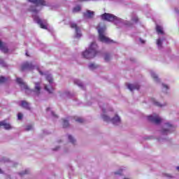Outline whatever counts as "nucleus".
<instances>
[{
	"label": "nucleus",
	"instance_id": "nucleus-9",
	"mask_svg": "<svg viewBox=\"0 0 179 179\" xmlns=\"http://www.w3.org/2000/svg\"><path fill=\"white\" fill-rule=\"evenodd\" d=\"M46 80H48L49 85H45V90H46V91L48 92H52V91H54L55 83L52 75H47Z\"/></svg>",
	"mask_w": 179,
	"mask_h": 179
},
{
	"label": "nucleus",
	"instance_id": "nucleus-17",
	"mask_svg": "<svg viewBox=\"0 0 179 179\" xmlns=\"http://www.w3.org/2000/svg\"><path fill=\"white\" fill-rule=\"evenodd\" d=\"M74 83H75V85H77V86H78V87H80L81 89H85L84 84H83V83H82V81H80V80L75 79Z\"/></svg>",
	"mask_w": 179,
	"mask_h": 179
},
{
	"label": "nucleus",
	"instance_id": "nucleus-2",
	"mask_svg": "<svg viewBox=\"0 0 179 179\" xmlns=\"http://www.w3.org/2000/svg\"><path fill=\"white\" fill-rule=\"evenodd\" d=\"M101 17L103 20H107L108 22H113L115 24L119 27H132L134 26L133 23L129 22L128 20H124L120 17H117L113 13H103L101 15Z\"/></svg>",
	"mask_w": 179,
	"mask_h": 179
},
{
	"label": "nucleus",
	"instance_id": "nucleus-15",
	"mask_svg": "<svg viewBox=\"0 0 179 179\" xmlns=\"http://www.w3.org/2000/svg\"><path fill=\"white\" fill-rule=\"evenodd\" d=\"M156 31L158 34H164V27L160 24L156 25Z\"/></svg>",
	"mask_w": 179,
	"mask_h": 179
},
{
	"label": "nucleus",
	"instance_id": "nucleus-37",
	"mask_svg": "<svg viewBox=\"0 0 179 179\" xmlns=\"http://www.w3.org/2000/svg\"><path fill=\"white\" fill-rule=\"evenodd\" d=\"M27 173H29V171H27V169H26L24 171V172H20V176H23V174H27Z\"/></svg>",
	"mask_w": 179,
	"mask_h": 179
},
{
	"label": "nucleus",
	"instance_id": "nucleus-22",
	"mask_svg": "<svg viewBox=\"0 0 179 179\" xmlns=\"http://www.w3.org/2000/svg\"><path fill=\"white\" fill-rule=\"evenodd\" d=\"M35 91H36V94H40V92H41L40 83H35Z\"/></svg>",
	"mask_w": 179,
	"mask_h": 179
},
{
	"label": "nucleus",
	"instance_id": "nucleus-45",
	"mask_svg": "<svg viewBox=\"0 0 179 179\" xmlns=\"http://www.w3.org/2000/svg\"><path fill=\"white\" fill-rule=\"evenodd\" d=\"M176 169H177V170H178V171H179V166H177Z\"/></svg>",
	"mask_w": 179,
	"mask_h": 179
},
{
	"label": "nucleus",
	"instance_id": "nucleus-28",
	"mask_svg": "<svg viewBox=\"0 0 179 179\" xmlns=\"http://www.w3.org/2000/svg\"><path fill=\"white\" fill-rule=\"evenodd\" d=\"M69 126V121L68 119L63 120V127H68Z\"/></svg>",
	"mask_w": 179,
	"mask_h": 179
},
{
	"label": "nucleus",
	"instance_id": "nucleus-6",
	"mask_svg": "<svg viewBox=\"0 0 179 179\" xmlns=\"http://www.w3.org/2000/svg\"><path fill=\"white\" fill-rule=\"evenodd\" d=\"M96 29L99 32L100 41H102V43H111L112 42V40H110V38H109L108 37H106V36H105V34H104V33L106 31L105 27H100V25H99V26H97Z\"/></svg>",
	"mask_w": 179,
	"mask_h": 179
},
{
	"label": "nucleus",
	"instance_id": "nucleus-27",
	"mask_svg": "<svg viewBox=\"0 0 179 179\" xmlns=\"http://www.w3.org/2000/svg\"><path fill=\"white\" fill-rule=\"evenodd\" d=\"M98 68V65H96L95 64H89V69L91 71H94V69H96Z\"/></svg>",
	"mask_w": 179,
	"mask_h": 179
},
{
	"label": "nucleus",
	"instance_id": "nucleus-47",
	"mask_svg": "<svg viewBox=\"0 0 179 179\" xmlns=\"http://www.w3.org/2000/svg\"><path fill=\"white\" fill-rule=\"evenodd\" d=\"M58 143H62V141H59Z\"/></svg>",
	"mask_w": 179,
	"mask_h": 179
},
{
	"label": "nucleus",
	"instance_id": "nucleus-43",
	"mask_svg": "<svg viewBox=\"0 0 179 179\" xmlns=\"http://www.w3.org/2000/svg\"><path fill=\"white\" fill-rule=\"evenodd\" d=\"M78 1H99V0H78Z\"/></svg>",
	"mask_w": 179,
	"mask_h": 179
},
{
	"label": "nucleus",
	"instance_id": "nucleus-7",
	"mask_svg": "<svg viewBox=\"0 0 179 179\" xmlns=\"http://www.w3.org/2000/svg\"><path fill=\"white\" fill-rule=\"evenodd\" d=\"M34 69H36V71H38L41 75H43V73L40 71L38 66L33 65L31 62H24L21 66L22 71H33Z\"/></svg>",
	"mask_w": 179,
	"mask_h": 179
},
{
	"label": "nucleus",
	"instance_id": "nucleus-24",
	"mask_svg": "<svg viewBox=\"0 0 179 179\" xmlns=\"http://www.w3.org/2000/svg\"><path fill=\"white\" fill-rule=\"evenodd\" d=\"M68 138H69V141H70V143H71L72 144H76V140H75V138H74V137H73V136H71V134H68Z\"/></svg>",
	"mask_w": 179,
	"mask_h": 179
},
{
	"label": "nucleus",
	"instance_id": "nucleus-40",
	"mask_svg": "<svg viewBox=\"0 0 179 179\" xmlns=\"http://www.w3.org/2000/svg\"><path fill=\"white\" fill-rule=\"evenodd\" d=\"M140 41L142 44L145 43V40H143L142 38H140Z\"/></svg>",
	"mask_w": 179,
	"mask_h": 179
},
{
	"label": "nucleus",
	"instance_id": "nucleus-1",
	"mask_svg": "<svg viewBox=\"0 0 179 179\" xmlns=\"http://www.w3.org/2000/svg\"><path fill=\"white\" fill-rule=\"evenodd\" d=\"M33 5H30L29 8V10H31L32 12V17H34V22H36L42 28V29H48V23L45 19H41L39 16L38 15V13L40 10L38 9L39 6H51V8H57L55 5L53 3H50L48 0H27Z\"/></svg>",
	"mask_w": 179,
	"mask_h": 179
},
{
	"label": "nucleus",
	"instance_id": "nucleus-8",
	"mask_svg": "<svg viewBox=\"0 0 179 179\" xmlns=\"http://www.w3.org/2000/svg\"><path fill=\"white\" fill-rule=\"evenodd\" d=\"M176 127L173 124L166 122L164 124V126L161 129V133L164 135H167L172 133V131H174Z\"/></svg>",
	"mask_w": 179,
	"mask_h": 179
},
{
	"label": "nucleus",
	"instance_id": "nucleus-11",
	"mask_svg": "<svg viewBox=\"0 0 179 179\" xmlns=\"http://www.w3.org/2000/svg\"><path fill=\"white\" fill-rule=\"evenodd\" d=\"M17 83L18 85H20L22 90H24L27 94H30V92H31V90L29 88L27 83H24V80L21 79L20 78H17Z\"/></svg>",
	"mask_w": 179,
	"mask_h": 179
},
{
	"label": "nucleus",
	"instance_id": "nucleus-13",
	"mask_svg": "<svg viewBox=\"0 0 179 179\" xmlns=\"http://www.w3.org/2000/svg\"><path fill=\"white\" fill-rule=\"evenodd\" d=\"M0 50L5 54L8 52L9 51L7 47V44H6L5 43H3L1 40H0Z\"/></svg>",
	"mask_w": 179,
	"mask_h": 179
},
{
	"label": "nucleus",
	"instance_id": "nucleus-5",
	"mask_svg": "<svg viewBox=\"0 0 179 179\" xmlns=\"http://www.w3.org/2000/svg\"><path fill=\"white\" fill-rule=\"evenodd\" d=\"M64 23L66 24H70V27L72 29H76V37H77V38H80L82 36L80 27L77 26V24H76V23H75V22H71V17H66L64 19Z\"/></svg>",
	"mask_w": 179,
	"mask_h": 179
},
{
	"label": "nucleus",
	"instance_id": "nucleus-26",
	"mask_svg": "<svg viewBox=\"0 0 179 179\" xmlns=\"http://www.w3.org/2000/svg\"><path fill=\"white\" fill-rule=\"evenodd\" d=\"M111 57H111L110 54H108V53L105 54L104 59H105L106 62H108L109 61H110Z\"/></svg>",
	"mask_w": 179,
	"mask_h": 179
},
{
	"label": "nucleus",
	"instance_id": "nucleus-16",
	"mask_svg": "<svg viewBox=\"0 0 179 179\" xmlns=\"http://www.w3.org/2000/svg\"><path fill=\"white\" fill-rule=\"evenodd\" d=\"M0 126H3L4 129H6V130H9V129H12V127L10 126V124L9 123H6V122L5 121L0 122Z\"/></svg>",
	"mask_w": 179,
	"mask_h": 179
},
{
	"label": "nucleus",
	"instance_id": "nucleus-25",
	"mask_svg": "<svg viewBox=\"0 0 179 179\" xmlns=\"http://www.w3.org/2000/svg\"><path fill=\"white\" fill-rule=\"evenodd\" d=\"M81 5H76V6H74V8H73V12H79L80 10H81Z\"/></svg>",
	"mask_w": 179,
	"mask_h": 179
},
{
	"label": "nucleus",
	"instance_id": "nucleus-44",
	"mask_svg": "<svg viewBox=\"0 0 179 179\" xmlns=\"http://www.w3.org/2000/svg\"><path fill=\"white\" fill-rule=\"evenodd\" d=\"M123 179H131V178H129L128 177H125Z\"/></svg>",
	"mask_w": 179,
	"mask_h": 179
},
{
	"label": "nucleus",
	"instance_id": "nucleus-4",
	"mask_svg": "<svg viewBox=\"0 0 179 179\" xmlns=\"http://www.w3.org/2000/svg\"><path fill=\"white\" fill-rule=\"evenodd\" d=\"M99 54H100V52L98 50L97 44L96 43H92L88 49L83 52L82 55L84 58L90 59L91 58H94Z\"/></svg>",
	"mask_w": 179,
	"mask_h": 179
},
{
	"label": "nucleus",
	"instance_id": "nucleus-19",
	"mask_svg": "<svg viewBox=\"0 0 179 179\" xmlns=\"http://www.w3.org/2000/svg\"><path fill=\"white\" fill-rule=\"evenodd\" d=\"M20 105L22 108H25V109H30V105L27 101H22Z\"/></svg>",
	"mask_w": 179,
	"mask_h": 179
},
{
	"label": "nucleus",
	"instance_id": "nucleus-34",
	"mask_svg": "<svg viewBox=\"0 0 179 179\" xmlns=\"http://www.w3.org/2000/svg\"><path fill=\"white\" fill-rule=\"evenodd\" d=\"M33 129H34V127L32 126V124H28V125L26 127L25 130L29 131V130H32Z\"/></svg>",
	"mask_w": 179,
	"mask_h": 179
},
{
	"label": "nucleus",
	"instance_id": "nucleus-46",
	"mask_svg": "<svg viewBox=\"0 0 179 179\" xmlns=\"http://www.w3.org/2000/svg\"><path fill=\"white\" fill-rule=\"evenodd\" d=\"M26 55H27V56H29V54H28V52H26Z\"/></svg>",
	"mask_w": 179,
	"mask_h": 179
},
{
	"label": "nucleus",
	"instance_id": "nucleus-23",
	"mask_svg": "<svg viewBox=\"0 0 179 179\" xmlns=\"http://www.w3.org/2000/svg\"><path fill=\"white\" fill-rule=\"evenodd\" d=\"M150 75L152 78L154 79V80H155V82H159L158 76L157 75V73H155V72L151 71Z\"/></svg>",
	"mask_w": 179,
	"mask_h": 179
},
{
	"label": "nucleus",
	"instance_id": "nucleus-18",
	"mask_svg": "<svg viewBox=\"0 0 179 179\" xmlns=\"http://www.w3.org/2000/svg\"><path fill=\"white\" fill-rule=\"evenodd\" d=\"M46 113L48 115H50L52 117H58L57 115H55V112H53L51 108H47Z\"/></svg>",
	"mask_w": 179,
	"mask_h": 179
},
{
	"label": "nucleus",
	"instance_id": "nucleus-10",
	"mask_svg": "<svg viewBox=\"0 0 179 179\" xmlns=\"http://www.w3.org/2000/svg\"><path fill=\"white\" fill-rule=\"evenodd\" d=\"M148 120L150 122H152V123H155V124H159L162 123V122L164 121V119L159 116V115H157V113H153L152 115H150L148 117Z\"/></svg>",
	"mask_w": 179,
	"mask_h": 179
},
{
	"label": "nucleus",
	"instance_id": "nucleus-39",
	"mask_svg": "<svg viewBox=\"0 0 179 179\" xmlns=\"http://www.w3.org/2000/svg\"><path fill=\"white\" fill-rule=\"evenodd\" d=\"M122 169H119L117 172H115V174H122Z\"/></svg>",
	"mask_w": 179,
	"mask_h": 179
},
{
	"label": "nucleus",
	"instance_id": "nucleus-3",
	"mask_svg": "<svg viewBox=\"0 0 179 179\" xmlns=\"http://www.w3.org/2000/svg\"><path fill=\"white\" fill-rule=\"evenodd\" d=\"M99 105L102 110L101 117L105 122H111L113 124L115 125L120 124L121 117L118 115H115V116L112 119H110V116L107 115L108 112V103L99 102Z\"/></svg>",
	"mask_w": 179,
	"mask_h": 179
},
{
	"label": "nucleus",
	"instance_id": "nucleus-12",
	"mask_svg": "<svg viewBox=\"0 0 179 179\" xmlns=\"http://www.w3.org/2000/svg\"><path fill=\"white\" fill-rule=\"evenodd\" d=\"M127 89L130 90V91H134V90L140 89V85L139 84H137V83H136L135 84H129V83H127Z\"/></svg>",
	"mask_w": 179,
	"mask_h": 179
},
{
	"label": "nucleus",
	"instance_id": "nucleus-14",
	"mask_svg": "<svg viewBox=\"0 0 179 179\" xmlns=\"http://www.w3.org/2000/svg\"><path fill=\"white\" fill-rule=\"evenodd\" d=\"M83 15L85 17L92 18L94 16V10H90V9H87L86 12H84Z\"/></svg>",
	"mask_w": 179,
	"mask_h": 179
},
{
	"label": "nucleus",
	"instance_id": "nucleus-32",
	"mask_svg": "<svg viewBox=\"0 0 179 179\" xmlns=\"http://www.w3.org/2000/svg\"><path fill=\"white\" fill-rule=\"evenodd\" d=\"M7 79L4 78V76H0V84L5 83L6 82Z\"/></svg>",
	"mask_w": 179,
	"mask_h": 179
},
{
	"label": "nucleus",
	"instance_id": "nucleus-30",
	"mask_svg": "<svg viewBox=\"0 0 179 179\" xmlns=\"http://www.w3.org/2000/svg\"><path fill=\"white\" fill-rule=\"evenodd\" d=\"M169 89V85L167 84H162V91L164 92H167V90Z\"/></svg>",
	"mask_w": 179,
	"mask_h": 179
},
{
	"label": "nucleus",
	"instance_id": "nucleus-35",
	"mask_svg": "<svg viewBox=\"0 0 179 179\" xmlns=\"http://www.w3.org/2000/svg\"><path fill=\"white\" fill-rule=\"evenodd\" d=\"M23 117V115L22 113H21V112H19V113H17V119L18 120H21Z\"/></svg>",
	"mask_w": 179,
	"mask_h": 179
},
{
	"label": "nucleus",
	"instance_id": "nucleus-42",
	"mask_svg": "<svg viewBox=\"0 0 179 179\" xmlns=\"http://www.w3.org/2000/svg\"><path fill=\"white\" fill-rule=\"evenodd\" d=\"M59 147H56V148H53V151H57L59 150Z\"/></svg>",
	"mask_w": 179,
	"mask_h": 179
},
{
	"label": "nucleus",
	"instance_id": "nucleus-29",
	"mask_svg": "<svg viewBox=\"0 0 179 179\" xmlns=\"http://www.w3.org/2000/svg\"><path fill=\"white\" fill-rule=\"evenodd\" d=\"M62 96L65 97H69L72 96V94H71L69 91H66L65 92H63V94H62Z\"/></svg>",
	"mask_w": 179,
	"mask_h": 179
},
{
	"label": "nucleus",
	"instance_id": "nucleus-33",
	"mask_svg": "<svg viewBox=\"0 0 179 179\" xmlns=\"http://www.w3.org/2000/svg\"><path fill=\"white\" fill-rule=\"evenodd\" d=\"M76 122H78V123H83L84 122V119L83 117H75Z\"/></svg>",
	"mask_w": 179,
	"mask_h": 179
},
{
	"label": "nucleus",
	"instance_id": "nucleus-31",
	"mask_svg": "<svg viewBox=\"0 0 179 179\" xmlns=\"http://www.w3.org/2000/svg\"><path fill=\"white\" fill-rule=\"evenodd\" d=\"M131 20L133 22H135V23H137V22H138V17L137 15H133L131 17Z\"/></svg>",
	"mask_w": 179,
	"mask_h": 179
},
{
	"label": "nucleus",
	"instance_id": "nucleus-20",
	"mask_svg": "<svg viewBox=\"0 0 179 179\" xmlns=\"http://www.w3.org/2000/svg\"><path fill=\"white\" fill-rule=\"evenodd\" d=\"M165 40V38H158L157 41V47L159 50H161L162 48V43H163V41Z\"/></svg>",
	"mask_w": 179,
	"mask_h": 179
},
{
	"label": "nucleus",
	"instance_id": "nucleus-41",
	"mask_svg": "<svg viewBox=\"0 0 179 179\" xmlns=\"http://www.w3.org/2000/svg\"><path fill=\"white\" fill-rule=\"evenodd\" d=\"M175 10L179 15V9H178V8H176Z\"/></svg>",
	"mask_w": 179,
	"mask_h": 179
},
{
	"label": "nucleus",
	"instance_id": "nucleus-38",
	"mask_svg": "<svg viewBox=\"0 0 179 179\" xmlns=\"http://www.w3.org/2000/svg\"><path fill=\"white\" fill-rule=\"evenodd\" d=\"M165 177H168L169 178H171L173 177L172 175H170V173H164Z\"/></svg>",
	"mask_w": 179,
	"mask_h": 179
},
{
	"label": "nucleus",
	"instance_id": "nucleus-36",
	"mask_svg": "<svg viewBox=\"0 0 179 179\" xmlns=\"http://www.w3.org/2000/svg\"><path fill=\"white\" fill-rule=\"evenodd\" d=\"M0 65H1V66H3V67L6 66V64L3 59H1V60L0 59Z\"/></svg>",
	"mask_w": 179,
	"mask_h": 179
},
{
	"label": "nucleus",
	"instance_id": "nucleus-21",
	"mask_svg": "<svg viewBox=\"0 0 179 179\" xmlns=\"http://www.w3.org/2000/svg\"><path fill=\"white\" fill-rule=\"evenodd\" d=\"M152 101L153 102V103L155 105H156L157 106H164L166 105V103H161L160 102H159L158 101H157V99H155V98H152Z\"/></svg>",
	"mask_w": 179,
	"mask_h": 179
}]
</instances>
